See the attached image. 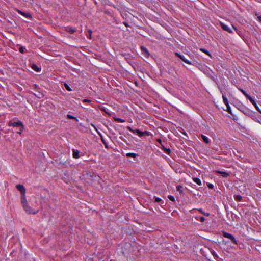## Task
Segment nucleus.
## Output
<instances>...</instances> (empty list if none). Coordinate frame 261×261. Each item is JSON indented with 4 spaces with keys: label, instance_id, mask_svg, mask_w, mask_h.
Instances as JSON below:
<instances>
[{
    "label": "nucleus",
    "instance_id": "f257e3e1",
    "mask_svg": "<svg viewBox=\"0 0 261 261\" xmlns=\"http://www.w3.org/2000/svg\"><path fill=\"white\" fill-rule=\"evenodd\" d=\"M21 203L23 206V208L25 212L29 214H37L39 210H35L32 207H31L27 202V200L26 199V198L21 199Z\"/></svg>",
    "mask_w": 261,
    "mask_h": 261
},
{
    "label": "nucleus",
    "instance_id": "f03ea898",
    "mask_svg": "<svg viewBox=\"0 0 261 261\" xmlns=\"http://www.w3.org/2000/svg\"><path fill=\"white\" fill-rule=\"evenodd\" d=\"M17 189L20 191L21 194V199L26 198L25 197V188L22 185H17L16 186Z\"/></svg>",
    "mask_w": 261,
    "mask_h": 261
},
{
    "label": "nucleus",
    "instance_id": "7ed1b4c3",
    "mask_svg": "<svg viewBox=\"0 0 261 261\" xmlns=\"http://www.w3.org/2000/svg\"><path fill=\"white\" fill-rule=\"evenodd\" d=\"M222 234H223V236L224 237H225L226 238L229 239L231 240V242L232 243H233L234 244L237 245L238 244L236 238L231 233H229L227 232L223 231Z\"/></svg>",
    "mask_w": 261,
    "mask_h": 261
},
{
    "label": "nucleus",
    "instance_id": "20e7f679",
    "mask_svg": "<svg viewBox=\"0 0 261 261\" xmlns=\"http://www.w3.org/2000/svg\"><path fill=\"white\" fill-rule=\"evenodd\" d=\"M8 125L9 126H13V127H17V126H23V123L20 120H17V121H14V119L11 120L9 121L8 123Z\"/></svg>",
    "mask_w": 261,
    "mask_h": 261
},
{
    "label": "nucleus",
    "instance_id": "39448f33",
    "mask_svg": "<svg viewBox=\"0 0 261 261\" xmlns=\"http://www.w3.org/2000/svg\"><path fill=\"white\" fill-rule=\"evenodd\" d=\"M175 55H176V56L179 58L183 62H185L186 63H187L190 65L192 64V62L187 60L183 55H181L179 53L176 52L175 53Z\"/></svg>",
    "mask_w": 261,
    "mask_h": 261
},
{
    "label": "nucleus",
    "instance_id": "423d86ee",
    "mask_svg": "<svg viewBox=\"0 0 261 261\" xmlns=\"http://www.w3.org/2000/svg\"><path fill=\"white\" fill-rule=\"evenodd\" d=\"M127 129L130 131L131 132L136 134L139 137H142L143 136V132L139 129H134L130 126H128L127 127Z\"/></svg>",
    "mask_w": 261,
    "mask_h": 261
},
{
    "label": "nucleus",
    "instance_id": "0eeeda50",
    "mask_svg": "<svg viewBox=\"0 0 261 261\" xmlns=\"http://www.w3.org/2000/svg\"><path fill=\"white\" fill-rule=\"evenodd\" d=\"M220 26L224 31H226L230 33H233L232 31L228 27V26L223 22H220Z\"/></svg>",
    "mask_w": 261,
    "mask_h": 261
},
{
    "label": "nucleus",
    "instance_id": "6e6552de",
    "mask_svg": "<svg viewBox=\"0 0 261 261\" xmlns=\"http://www.w3.org/2000/svg\"><path fill=\"white\" fill-rule=\"evenodd\" d=\"M141 51H142V54L146 57H148L149 56V53L147 50V49L143 46H141Z\"/></svg>",
    "mask_w": 261,
    "mask_h": 261
},
{
    "label": "nucleus",
    "instance_id": "1a4fd4ad",
    "mask_svg": "<svg viewBox=\"0 0 261 261\" xmlns=\"http://www.w3.org/2000/svg\"><path fill=\"white\" fill-rule=\"evenodd\" d=\"M248 100H249V101L253 104V105L255 107L256 110H257V111H258L259 112L261 113V111L258 106H257L255 100L253 99L251 97L250 98H249Z\"/></svg>",
    "mask_w": 261,
    "mask_h": 261
},
{
    "label": "nucleus",
    "instance_id": "9d476101",
    "mask_svg": "<svg viewBox=\"0 0 261 261\" xmlns=\"http://www.w3.org/2000/svg\"><path fill=\"white\" fill-rule=\"evenodd\" d=\"M215 172L217 173L222 175L223 177H227L229 176V174L227 172L221 171L220 170H216Z\"/></svg>",
    "mask_w": 261,
    "mask_h": 261
},
{
    "label": "nucleus",
    "instance_id": "9b49d317",
    "mask_svg": "<svg viewBox=\"0 0 261 261\" xmlns=\"http://www.w3.org/2000/svg\"><path fill=\"white\" fill-rule=\"evenodd\" d=\"M161 146L160 147L161 149L164 151V152L165 153H166V154H168V155H170V154L171 153V151L170 150V148H167L166 147H165L163 144L162 145H161Z\"/></svg>",
    "mask_w": 261,
    "mask_h": 261
},
{
    "label": "nucleus",
    "instance_id": "f8f14e48",
    "mask_svg": "<svg viewBox=\"0 0 261 261\" xmlns=\"http://www.w3.org/2000/svg\"><path fill=\"white\" fill-rule=\"evenodd\" d=\"M72 152H73L72 155L74 159H78L80 158V155H79L80 152L78 150L73 149Z\"/></svg>",
    "mask_w": 261,
    "mask_h": 261
},
{
    "label": "nucleus",
    "instance_id": "ddd939ff",
    "mask_svg": "<svg viewBox=\"0 0 261 261\" xmlns=\"http://www.w3.org/2000/svg\"><path fill=\"white\" fill-rule=\"evenodd\" d=\"M17 12L19 14H21V15L24 16L26 18H31V15L29 13L22 12L19 10H17Z\"/></svg>",
    "mask_w": 261,
    "mask_h": 261
},
{
    "label": "nucleus",
    "instance_id": "4468645a",
    "mask_svg": "<svg viewBox=\"0 0 261 261\" xmlns=\"http://www.w3.org/2000/svg\"><path fill=\"white\" fill-rule=\"evenodd\" d=\"M65 31L69 33L70 34H72L76 32V29H73L70 27H67L65 29Z\"/></svg>",
    "mask_w": 261,
    "mask_h": 261
},
{
    "label": "nucleus",
    "instance_id": "2eb2a0df",
    "mask_svg": "<svg viewBox=\"0 0 261 261\" xmlns=\"http://www.w3.org/2000/svg\"><path fill=\"white\" fill-rule=\"evenodd\" d=\"M154 198L155 199V200H154L155 202H161V203L160 204L161 206V207H163L164 206V202L160 198H159V197H157L156 196H154Z\"/></svg>",
    "mask_w": 261,
    "mask_h": 261
},
{
    "label": "nucleus",
    "instance_id": "dca6fc26",
    "mask_svg": "<svg viewBox=\"0 0 261 261\" xmlns=\"http://www.w3.org/2000/svg\"><path fill=\"white\" fill-rule=\"evenodd\" d=\"M31 68L32 69H33L34 71L36 72H40L41 71V67H38L35 64H33Z\"/></svg>",
    "mask_w": 261,
    "mask_h": 261
},
{
    "label": "nucleus",
    "instance_id": "f3484780",
    "mask_svg": "<svg viewBox=\"0 0 261 261\" xmlns=\"http://www.w3.org/2000/svg\"><path fill=\"white\" fill-rule=\"evenodd\" d=\"M226 107H227V109H226V111L230 114H231L233 117V119H236L235 118V115H234L231 111V108H230V106H229V104L228 105H226Z\"/></svg>",
    "mask_w": 261,
    "mask_h": 261
},
{
    "label": "nucleus",
    "instance_id": "a211bd4d",
    "mask_svg": "<svg viewBox=\"0 0 261 261\" xmlns=\"http://www.w3.org/2000/svg\"><path fill=\"white\" fill-rule=\"evenodd\" d=\"M201 138L202 139L203 141L205 142L206 144H208L210 143L209 139L205 135L202 134Z\"/></svg>",
    "mask_w": 261,
    "mask_h": 261
},
{
    "label": "nucleus",
    "instance_id": "6ab92c4d",
    "mask_svg": "<svg viewBox=\"0 0 261 261\" xmlns=\"http://www.w3.org/2000/svg\"><path fill=\"white\" fill-rule=\"evenodd\" d=\"M200 50L202 52L205 53V54H206L207 55H208L209 57H210L211 58H212V56H211V54H210V53L207 50H206V49H204V48H200Z\"/></svg>",
    "mask_w": 261,
    "mask_h": 261
},
{
    "label": "nucleus",
    "instance_id": "aec40b11",
    "mask_svg": "<svg viewBox=\"0 0 261 261\" xmlns=\"http://www.w3.org/2000/svg\"><path fill=\"white\" fill-rule=\"evenodd\" d=\"M222 98L223 102L225 104L226 106L229 105L228 100L224 94H222Z\"/></svg>",
    "mask_w": 261,
    "mask_h": 261
},
{
    "label": "nucleus",
    "instance_id": "412c9836",
    "mask_svg": "<svg viewBox=\"0 0 261 261\" xmlns=\"http://www.w3.org/2000/svg\"><path fill=\"white\" fill-rule=\"evenodd\" d=\"M193 180L195 183H196L199 186L201 185V181L199 178L194 177L193 178Z\"/></svg>",
    "mask_w": 261,
    "mask_h": 261
},
{
    "label": "nucleus",
    "instance_id": "4be33fe9",
    "mask_svg": "<svg viewBox=\"0 0 261 261\" xmlns=\"http://www.w3.org/2000/svg\"><path fill=\"white\" fill-rule=\"evenodd\" d=\"M239 90L244 95V96L248 99L249 98H250L251 97V96L248 94H247L245 91H244L243 89H239Z\"/></svg>",
    "mask_w": 261,
    "mask_h": 261
},
{
    "label": "nucleus",
    "instance_id": "5701e85b",
    "mask_svg": "<svg viewBox=\"0 0 261 261\" xmlns=\"http://www.w3.org/2000/svg\"><path fill=\"white\" fill-rule=\"evenodd\" d=\"M234 199L237 201H240L242 199V197L240 195H237L234 196Z\"/></svg>",
    "mask_w": 261,
    "mask_h": 261
},
{
    "label": "nucleus",
    "instance_id": "b1692460",
    "mask_svg": "<svg viewBox=\"0 0 261 261\" xmlns=\"http://www.w3.org/2000/svg\"><path fill=\"white\" fill-rule=\"evenodd\" d=\"M63 85H64V87L66 88V89L68 91H72V89L70 87V86H69V85L67 83H64Z\"/></svg>",
    "mask_w": 261,
    "mask_h": 261
},
{
    "label": "nucleus",
    "instance_id": "393cba45",
    "mask_svg": "<svg viewBox=\"0 0 261 261\" xmlns=\"http://www.w3.org/2000/svg\"><path fill=\"white\" fill-rule=\"evenodd\" d=\"M126 156L127 157L135 158L137 156V154L135 153L129 152L126 153Z\"/></svg>",
    "mask_w": 261,
    "mask_h": 261
},
{
    "label": "nucleus",
    "instance_id": "a878e982",
    "mask_svg": "<svg viewBox=\"0 0 261 261\" xmlns=\"http://www.w3.org/2000/svg\"><path fill=\"white\" fill-rule=\"evenodd\" d=\"M176 189L177 191H178L180 193L183 192V187L181 185H178L176 186Z\"/></svg>",
    "mask_w": 261,
    "mask_h": 261
},
{
    "label": "nucleus",
    "instance_id": "bb28decb",
    "mask_svg": "<svg viewBox=\"0 0 261 261\" xmlns=\"http://www.w3.org/2000/svg\"><path fill=\"white\" fill-rule=\"evenodd\" d=\"M67 117L68 118H69L70 119H74V120H76V121H78V119L75 117H74L70 114H68L67 115Z\"/></svg>",
    "mask_w": 261,
    "mask_h": 261
},
{
    "label": "nucleus",
    "instance_id": "cd10ccee",
    "mask_svg": "<svg viewBox=\"0 0 261 261\" xmlns=\"http://www.w3.org/2000/svg\"><path fill=\"white\" fill-rule=\"evenodd\" d=\"M198 211L205 216H208L210 215V213L203 212L201 208L198 209Z\"/></svg>",
    "mask_w": 261,
    "mask_h": 261
},
{
    "label": "nucleus",
    "instance_id": "c85d7f7f",
    "mask_svg": "<svg viewBox=\"0 0 261 261\" xmlns=\"http://www.w3.org/2000/svg\"><path fill=\"white\" fill-rule=\"evenodd\" d=\"M196 219L200 221L201 222H203L205 221V218L203 216H200L199 218L196 217Z\"/></svg>",
    "mask_w": 261,
    "mask_h": 261
},
{
    "label": "nucleus",
    "instance_id": "c756f323",
    "mask_svg": "<svg viewBox=\"0 0 261 261\" xmlns=\"http://www.w3.org/2000/svg\"><path fill=\"white\" fill-rule=\"evenodd\" d=\"M92 31L91 30H88V33L87 34V36L88 38L91 39V34H92Z\"/></svg>",
    "mask_w": 261,
    "mask_h": 261
},
{
    "label": "nucleus",
    "instance_id": "7c9ffc66",
    "mask_svg": "<svg viewBox=\"0 0 261 261\" xmlns=\"http://www.w3.org/2000/svg\"><path fill=\"white\" fill-rule=\"evenodd\" d=\"M25 49V47L23 46H20L19 48V51L20 53L23 54L24 53V50Z\"/></svg>",
    "mask_w": 261,
    "mask_h": 261
},
{
    "label": "nucleus",
    "instance_id": "2f4dec72",
    "mask_svg": "<svg viewBox=\"0 0 261 261\" xmlns=\"http://www.w3.org/2000/svg\"><path fill=\"white\" fill-rule=\"evenodd\" d=\"M116 121L118 122H125V120L121 119V118H116L115 119Z\"/></svg>",
    "mask_w": 261,
    "mask_h": 261
},
{
    "label": "nucleus",
    "instance_id": "473e14b6",
    "mask_svg": "<svg viewBox=\"0 0 261 261\" xmlns=\"http://www.w3.org/2000/svg\"><path fill=\"white\" fill-rule=\"evenodd\" d=\"M168 198L172 201L174 202L175 201V198L172 195H168Z\"/></svg>",
    "mask_w": 261,
    "mask_h": 261
},
{
    "label": "nucleus",
    "instance_id": "72a5a7b5",
    "mask_svg": "<svg viewBox=\"0 0 261 261\" xmlns=\"http://www.w3.org/2000/svg\"><path fill=\"white\" fill-rule=\"evenodd\" d=\"M23 129H24V126H20L19 127V130L18 132H17V133L20 135L22 133Z\"/></svg>",
    "mask_w": 261,
    "mask_h": 261
},
{
    "label": "nucleus",
    "instance_id": "f704fd0d",
    "mask_svg": "<svg viewBox=\"0 0 261 261\" xmlns=\"http://www.w3.org/2000/svg\"><path fill=\"white\" fill-rule=\"evenodd\" d=\"M101 141H102V143L104 144L105 147H106V148H108V144L106 143V142L105 141V140L103 138H101Z\"/></svg>",
    "mask_w": 261,
    "mask_h": 261
},
{
    "label": "nucleus",
    "instance_id": "c9c22d12",
    "mask_svg": "<svg viewBox=\"0 0 261 261\" xmlns=\"http://www.w3.org/2000/svg\"><path fill=\"white\" fill-rule=\"evenodd\" d=\"M212 253L213 255L215 258H218V255H217V253H216L214 251H213L212 252Z\"/></svg>",
    "mask_w": 261,
    "mask_h": 261
},
{
    "label": "nucleus",
    "instance_id": "e433bc0d",
    "mask_svg": "<svg viewBox=\"0 0 261 261\" xmlns=\"http://www.w3.org/2000/svg\"><path fill=\"white\" fill-rule=\"evenodd\" d=\"M149 134H150V133L148 131L143 132V136L145 135L148 136L149 135Z\"/></svg>",
    "mask_w": 261,
    "mask_h": 261
},
{
    "label": "nucleus",
    "instance_id": "4c0bfd02",
    "mask_svg": "<svg viewBox=\"0 0 261 261\" xmlns=\"http://www.w3.org/2000/svg\"><path fill=\"white\" fill-rule=\"evenodd\" d=\"M244 109L245 111H242L243 113L245 114L246 115H249V111L245 108Z\"/></svg>",
    "mask_w": 261,
    "mask_h": 261
},
{
    "label": "nucleus",
    "instance_id": "58836bf2",
    "mask_svg": "<svg viewBox=\"0 0 261 261\" xmlns=\"http://www.w3.org/2000/svg\"><path fill=\"white\" fill-rule=\"evenodd\" d=\"M207 187L208 188L211 189L214 188V186L212 184H207Z\"/></svg>",
    "mask_w": 261,
    "mask_h": 261
},
{
    "label": "nucleus",
    "instance_id": "ea45409f",
    "mask_svg": "<svg viewBox=\"0 0 261 261\" xmlns=\"http://www.w3.org/2000/svg\"><path fill=\"white\" fill-rule=\"evenodd\" d=\"M157 142H158V143H159L161 144V145H162V140H161V139H160V138L158 139H157Z\"/></svg>",
    "mask_w": 261,
    "mask_h": 261
},
{
    "label": "nucleus",
    "instance_id": "a19ab883",
    "mask_svg": "<svg viewBox=\"0 0 261 261\" xmlns=\"http://www.w3.org/2000/svg\"><path fill=\"white\" fill-rule=\"evenodd\" d=\"M34 95H35V96H36L37 97H38L39 98H41L42 97H43V94H40V95H41V96L36 95V94H34Z\"/></svg>",
    "mask_w": 261,
    "mask_h": 261
},
{
    "label": "nucleus",
    "instance_id": "79ce46f5",
    "mask_svg": "<svg viewBox=\"0 0 261 261\" xmlns=\"http://www.w3.org/2000/svg\"><path fill=\"white\" fill-rule=\"evenodd\" d=\"M90 101H90V100H89V99H84V100H83V102H90Z\"/></svg>",
    "mask_w": 261,
    "mask_h": 261
},
{
    "label": "nucleus",
    "instance_id": "37998d69",
    "mask_svg": "<svg viewBox=\"0 0 261 261\" xmlns=\"http://www.w3.org/2000/svg\"><path fill=\"white\" fill-rule=\"evenodd\" d=\"M123 24L125 25V27H129L128 23H127L126 22H123Z\"/></svg>",
    "mask_w": 261,
    "mask_h": 261
},
{
    "label": "nucleus",
    "instance_id": "c03bdc74",
    "mask_svg": "<svg viewBox=\"0 0 261 261\" xmlns=\"http://www.w3.org/2000/svg\"><path fill=\"white\" fill-rule=\"evenodd\" d=\"M257 18L258 19V20L261 22V16H259L257 17Z\"/></svg>",
    "mask_w": 261,
    "mask_h": 261
},
{
    "label": "nucleus",
    "instance_id": "a18cd8bd",
    "mask_svg": "<svg viewBox=\"0 0 261 261\" xmlns=\"http://www.w3.org/2000/svg\"><path fill=\"white\" fill-rule=\"evenodd\" d=\"M91 125L93 127H94V128L96 130H97V129H96V127L95 126V125H94L93 124L91 123Z\"/></svg>",
    "mask_w": 261,
    "mask_h": 261
},
{
    "label": "nucleus",
    "instance_id": "49530a36",
    "mask_svg": "<svg viewBox=\"0 0 261 261\" xmlns=\"http://www.w3.org/2000/svg\"><path fill=\"white\" fill-rule=\"evenodd\" d=\"M232 28L237 31V29L236 27H234V25H232Z\"/></svg>",
    "mask_w": 261,
    "mask_h": 261
},
{
    "label": "nucleus",
    "instance_id": "de8ad7c7",
    "mask_svg": "<svg viewBox=\"0 0 261 261\" xmlns=\"http://www.w3.org/2000/svg\"><path fill=\"white\" fill-rule=\"evenodd\" d=\"M101 110L105 111V109H101Z\"/></svg>",
    "mask_w": 261,
    "mask_h": 261
},
{
    "label": "nucleus",
    "instance_id": "09e8293b",
    "mask_svg": "<svg viewBox=\"0 0 261 261\" xmlns=\"http://www.w3.org/2000/svg\"><path fill=\"white\" fill-rule=\"evenodd\" d=\"M85 1H86V0H85Z\"/></svg>",
    "mask_w": 261,
    "mask_h": 261
}]
</instances>
